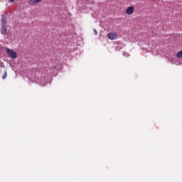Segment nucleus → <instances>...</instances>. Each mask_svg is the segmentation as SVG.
I'll list each match as a JSON object with an SVG mask.
<instances>
[{
    "instance_id": "obj_4",
    "label": "nucleus",
    "mask_w": 182,
    "mask_h": 182,
    "mask_svg": "<svg viewBox=\"0 0 182 182\" xmlns=\"http://www.w3.org/2000/svg\"><path fill=\"white\" fill-rule=\"evenodd\" d=\"M39 2H42V0H30L28 1V5H31V6H33V5H38Z\"/></svg>"
},
{
    "instance_id": "obj_8",
    "label": "nucleus",
    "mask_w": 182,
    "mask_h": 182,
    "mask_svg": "<svg viewBox=\"0 0 182 182\" xmlns=\"http://www.w3.org/2000/svg\"><path fill=\"white\" fill-rule=\"evenodd\" d=\"M93 31H94V34L97 35V31H96V29H94Z\"/></svg>"
},
{
    "instance_id": "obj_1",
    "label": "nucleus",
    "mask_w": 182,
    "mask_h": 182,
    "mask_svg": "<svg viewBox=\"0 0 182 182\" xmlns=\"http://www.w3.org/2000/svg\"><path fill=\"white\" fill-rule=\"evenodd\" d=\"M6 52L11 59H16L18 58V54L11 48H6Z\"/></svg>"
},
{
    "instance_id": "obj_2",
    "label": "nucleus",
    "mask_w": 182,
    "mask_h": 182,
    "mask_svg": "<svg viewBox=\"0 0 182 182\" xmlns=\"http://www.w3.org/2000/svg\"><path fill=\"white\" fill-rule=\"evenodd\" d=\"M107 38L111 41H114L115 39H117V34L116 32H111L107 34Z\"/></svg>"
},
{
    "instance_id": "obj_6",
    "label": "nucleus",
    "mask_w": 182,
    "mask_h": 182,
    "mask_svg": "<svg viewBox=\"0 0 182 182\" xmlns=\"http://www.w3.org/2000/svg\"><path fill=\"white\" fill-rule=\"evenodd\" d=\"M176 58H178V59H181V58H182V50H180L177 53Z\"/></svg>"
},
{
    "instance_id": "obj_5",
    "label": "nucleus",
    "mask_w": 182,
    "mask_h": 182,
    "mask_svg": "<svg viewBox=\"0 0 182 182\" xmlns=\"http://www.w3.org/2000/svg\"><path fill=\"white\" fill-rule=\"evenodd\" d=\"M1 33L2 35H5V33H6V26L4 24L1 26Z\"/></svg>"
},
{
    "instance_id": "obj_3",
    "label": "nucleus",
    "mask_w": 182,
    "mask_h": 182,
    "mask_svg": "<svg viewBox=\"0 0 182 182\" xmlns=\"http://www.w3.org/2000/svg\"><path fill=\"white\" fill-rule=\"evenodd\" d=\"M126 14L127 15H133L134 14V6H129L126 9Z\"/></svg>"
},
{
    "instance_id": "obj_7",
    "label": "nucleus",
    "mask_w": 182,
    "mask_h": 182,
    "mask_svg": "<svg viewBox=\"0 0 182 182\" xmlns=\"http://www.w3.org/2000/svg\"><path fill=\"white\" fill-rule=\"evenodd\" d=\"M6 71H5L4 73H3V75H2V79H6Z\"/></svg>"
},
{
    "instance_id": "obj_9",
    "label": "nucleus",
    "mask_w": 182,
    "mask_h": 182,
    "mask_svg": "<svg viewBox=\"0 0 182 182\" xmlns=\"http://www.w3.org/2000/svg\"><path fill=\"white\" fill-rule=\"evenodd\" d=\"M11 1V2H14V1H15V0H10Z\"/></svg>"
}]
</instances>
